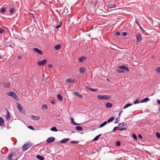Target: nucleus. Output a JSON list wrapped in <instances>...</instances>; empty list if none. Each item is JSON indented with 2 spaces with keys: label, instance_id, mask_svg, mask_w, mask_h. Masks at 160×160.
Listing matches in <instances>:
<instances>
[{
  "label": "nucleus",
  "instance_id": "nucleus-61",
  "mask_svg": "<svg viewBox=\"0 0 160 160\" xmlns=\"http://www.w3.org/2000/svg\"><path fill=\"white\" fill-rule=\"evenodd\" d=\"M9 47H11V48H13V47H12V46L11 45H9Z\"/></svg>",
  "mask_w": 160,
  "mask_h": 160
},
{
  "label": "nucleus",
  "instance_id": "nucleus-12",
  "mask_svg": "<svg viewBox=\"0 0 160 160\" xmlns=\"http://www.w3.org/2000/svg\"><path fill=\"white\" fill-rule=\"evenodd\" d=\"M31 117L32 118L33 120H39L40 119V117L39 116H35L32 115Z\"/></svg>",
  "mask_w": 160,
  "mask_h": 160
},
{
  "label": "nucleus",
  "instance_id": "nucleus-54",
  "mask_svg": "<svg viewBox=\"0 0 160 160\" xmlns=\"http://www.w3.org/2000/svg\"><path fill=\"white\" fill-rule=\"evenodd\" d=\"M117 127H115L113 128V129L112 130V131H113V132H114V131H116V129H117Z\"/></svg>",
  "mask_w": 160,
  "mask_h": 160
},
{
  "label": "nucleus",
  "instance_id": "nucleus-57",
  "mask_svg": "<svg viewBox=\"0 0 160 160\" xmlns=\"http://www.w3.org/2000/svg\"><path fill=\"white\" fill-rule=\"evenodd\" d=\"M138 137L140 139H142V136L140 134L138 135Z\"/></svg>",
  "mask_w": 160,
  "mask_h": 160
},
{
  "label": "nucleus",
  "instance_id": "nucleus-25",
  "mask_svg": "<svg viewBox=\"0 0 160 160\" xmlns=\"http://www.w3.org/2000/svg\"><path fill=\"white\" fill-rule=\"evenodd\" d=\"M106 106L107 108H110L112 106V104L110 103L107 102L106 104Z\"/></svg>",
  "mask_w": 160,
  "mask_h": 160
},
{
  "label": "nucleus",
  "instance_id": "nucleus-19",
  "mask_svg": "<svg viewBox=\"0 0 160 160\" xmlns=\"http://www.w3.org/2000/svg\"><path fill=\"white\" fill-rule=\"evenodd\" d=\"M6 118L7 120H8L10 119V113L9 111L8 110H7Z\"/></svg>",
  "mask_w": 160,
  "mask_h": 160
},
{
  "label": "nucleus",
  "instance_id": "nucleus-53",
  "mask_svg": "<svg viewBox=\"0 0 160 160\" xmlns=\"http://www.w3.org/2000/svg\"><path fill=\"white\" fill-rule=\"evenodd\" d=\"M118 122H119V120H118V118H117L116 119V121H115L114 122V123H117Z\"/></svg>",
  "mask_w": 160,
  "mask_h": 160
},
{
  "label": "nucleus",
  "instance_id": "nucleus-58",
  "mask_svg": "<svg viewBox=\"0 0 160 160\" xmlns=\"http://www.w3.org/2000/svg\"><path fill=\"white\" fill-rule=\"evenodd\" d=\"M51 102V103L53 104H55V102L53 100H52Z\"/></svg>",
  "mask_w": 160,
  "mask_h": 160
},
{
  "label": "nucleus",
  "instance_id": "nucleus-11",
  "mask_svg": "<svg viewBox=\"0 0 160 160\" xmlns=\"http://www.w3.org/2000/svg\"><path fill=\"white\" fill-rule=\"evenodd\" d=\"M66 82L68 83H73L75 82V81L71 78H68L66 80Z\"/></svg>",
  "mask_w": 160,
  "mask_h": 160
},
{
  "label": "nucleus",
  "instance_id": "nucleus-59",
  "mask_svg": "<svg viewBox=\"0 0 160 160\" xmlns=\"http://www.w3.org/2000/svg\"><path fill=\"white\" fill-rule=\"evenodd\" d=\"M139 27L142 30V31L143 32H144V30L141 28V26L140 25L139 26Z\"/></svg>",
  "mask_w": 160,
  "mask_h": 160
},
{
  "label": "nucleus",
  "instance_id": "nucleus-44",
  "mask_svg": "<svg viewBox=\"0 0 160 160\" xmlns=\"http://www.w3.org/2000/svg\"><path fill=\"white\" fill-rule=\"evenodd\" d=\"M139 103V102L138 101V99H136L134 102V103L135 104H136L138 103Z\"/></svg>",
  "mask_w": 160,
  "mask_h": 160
},
{
  "label": "nucleus",
  "instance_id": "nucleus-23",
  "mask_svg": "<svg viewBox=\"0 0 160 160\" xmlns=\"http://www.w3.org/2000/svg\"><path fill=\"white\" fill-rule=\"evenodd\" d=\"M13 155V154L12 153H11L8 156V160H12V158Z\"/></svg>",
  "mask_w": 160,
  "mask_h": 160
},
{
  "label": "nucleus",
  "instance_id": "nucleus-34",
  "mask_svg": "<svg viewBox=\"0 0 160 160\" xmlns=\"http://www.w3.org/2000/svg\"><path fill=\"white\" fill-rule=\"evenodd\" d=\"M10 83L8 82L7 83H5L4 85V86L6 88H9L10 86Z\"/></svg>",
  "mask_w": 160,
  "mask_h": 160
},
{
  "label": "nucleus",
  "instance_id": "nucleus-55",
  "mask_svg": "<svg viewBox=\"0 0 160 160\" xmlns=\"http://www.w3.org/2000/svg\"><path fill=\"white\" fill-rule=\"evenodd\" d=\"M157 103L160 106V100L159 99L157 100Z\"/></svg>",
  "mask_w": 160,
  "mask_h": 160
},
{
  "label": "nucleus",
  "instance_id": "nucleus-10",
  "mask_svg": "<svg viewBox=\"0 0 160 160\" xmlns=\"http://www.w3.org/2000/svg\"><path fill=\"white\" fill-rule=\"evenodd\" d=\"M62 48L61 45L60 44L56 45L54 46V49L56 50H59Z\"/></svg>",
  "mask_w": 160,
  "mask_h": 160
},
{
  "label": "nucleus",
  "instance_id": "nucleus-41",
  "mask_svg": "<svg viewBox=\"0 0 160 160\" xmlns=\"http://www.w3.org/2000/svg\"><path fill=\"white\" fill-rule=\"evenodd\" d=\"M116 146H119L120 145H121V143L120 142H119V141H117L116 142Z\"/></svg>",
  "mask_w": 160,
  "mask_h": 160
},
{
  "label": "nucleus",
  "instance_id": "nucleus-48",
  "mask_svg": "<svg viewBox=\"0 0 160 160\" xmlns=\"http://www.w3.org/2000/svg\"><path fill=\"white\" fill-rule=\"evenodd\" d=\"M116 35L118 36H120V32H116Z\"/></svg>",
  "mask_w": 160,
  "mask_h": 160
},
{
  "label": "nucleus",
  "instance_id": "nucleus-32",
  "mask_svg": "<svg viewBox=\"0 0 160 160\" xmlns=\"http://www.w3.org/2000/svg\"><path fill=\"white\" fill-rule=\"evenodd\" d=\"M132 104H130V103H128L127 104H126L123 108V109H125L128 108V107H130V106H131L132 105Z\"/></svg>",
  "mask_w": 160,
  "mask_h": 160
},
{
  "label": "nucleus",
  "instance_id": "nucleus-31",
  "mask_svg": "<svg viewBox=\"0 0 160 160\" xmlns=\"http://www.w3.org/2000/svg\"><path fill=\"white\" fill-rule=\"evenodd\" d=\"M50 130L54 132H57L58 131V130L57 129L56 127H52L51 128Z\"/></svg>",
  "mask_w": 160,
  "mask_h": 160
},
{
  "label": "nucleus",
  "instance_id": "nucleus-60",
  "mask_svg": "<svg viewBox=\"0 0 160 160\" xmlns=\"http://www.w3.org/2000/svg\"><path fill=\"white\" fill-rule=\"evenodd\" d=\"M22 58V56H19L18 57V59H21Z\"/></svg>",
  "mask_w": 160,
  "mask_h": 160
},
{
  "label": "nucleus",
  "instance_id": "nucleus-15",
  "mask_svg": "<svg viewBox=\"0 0 160 160\" xmlns=\"http://www.w3.org/2000/svg\"><path fill=\"white\" fill-rule=\"evenodd\" d=\"M4 124V121L3 119L0 117V126H2Z\"/></svg>",
  "mask_w": 160,
  "mask_h": 160
},
{
  "label": "nucleus",
  "instance_id": "nucleus-64",
  "mask_svg": "<svg viewBox=\"0 0 160 160\" xmlns=\"http://www.w3.org/2000/svg\"><path fill=\"white\" fill-rule=\"evenodd\" d=\"M97 4V2H95V6H96V4Z\"/></svg>",
  "mask_w": 160,
  "mask_h": 160
},
{
  "label": "nucleus",
  "instance_id": "nucleus-4",
  "mask_svg": "<svg viewBox=\"0 0 160 160\" xmlns=\"http://www.w3.org/2000/svg\"><path fill=\"white\" fill-rule=\"evenodd\" d=\"M17 108L18 109L19 112L22 114H25V112L22 106L18 102H17Z\"/></svg>",
  "mask_w": 160,
  "mask_h": 160
},
{
  "label": "nucleus",
  "instance_id": "nucleus-45",
  "mask_svg": "<svg viewBox=\"0 0 160 160\" xmlns=\"http://www.w3.org/2000/svg\"><path fill=\"white\" fill-rule=\"evenodd\" d=\"M4 32V30L0 28V34H2Z\"/></svg>",
  "mask_w": 160,
  "mask_h": 160
},
{
  "label": "nucleus",
  "instance_id": "nucleus-29",
  "mask_svg": "<svg viewBox=\"0 0 160 160\" xmlns=\"http://www.w3.org/2000/svg\"><path fill=\"white\" fill-rule=\"evenodd\" d=\"M71 122L72 124L74 125H80V124H78L75 122L73 119L72 118H71Z\"/></svg>",
  "mask_w": 160,
  "mask_h": 160
},
{
  "label": "nucleus",
  "instance_id": "nucleus-3",
  "mask_svg": "<svg viewBox=\"0 0 160 160\" xmlns=\"http://www.w3.org/2000/svg\"><path fill=\"white\" fill-rule=\"evenodd\" d=\"M33 145L32 143H28L24 144L22 147V149L23 151H25L30 147L32 146Z\"/></svg>",
  "mask_w": 160,
  "mask_h": 160
},
{
  "label": "nucleus",
  "instance_id": "nucleus-39",
  "mask_svg": "<svg viewBox=\"0 0 160 160\" xmlns=\"http://www.w3.org/2000/svg\"><path fill=\"white\" fill-rule=\"evenodd\" d=\"M78 142L75 141H72L70 142L72 144H78Z\"/></svg>",
  "mask_w": 160,
  "mask_h": 160
},
{
  "label": "nucleus",
  "instance_id": "nucleus-35",
  "mask_svg": "<svg viewBox=\"0 0 160 160\" xmlns=\"http://www.w3.org/2000/svg\"><path fill=\"white\" fill-rule=\"evenodd\" d=\"M15 11V9L13 8H11L9 11L10 13L11 14L13 13Z\"/></svg>",
  "mask_w": 160,
  "mask_h": 160
},
{
  "label": "nucleus",
  "instance_id": "nucleus-49",
  "mask_svg": "<svg viewBox=\"0 0 160 160\" xmlns=\"http://www.w3.org/2000/svg\"><path fill=\"white\" fill-rule=\"evenodd\" d=\"M123 112V111H121L118 113V116L119 117H120L121 114Z\"/></svg>",
  "mask_w": 160,
  "mask_h": 160
},
{
  "label": "nucleus",
  "instance_id": "nucleus-56",
  "mask_svg": "<svg viewBox=\"0 0 160 160\" xmlns=\"http://www.w3.org/2000/svg\"><path fill=\"white\" fill-rule=\"evenodd\" d=\"M135 22L139 26L140 25L139 23L138 22V21L137 20H135Z\"/></svg>",
  "mask_w": 160,
  "mask_h": 160
},
{
  "label": "nucleus",
  "instance_id": "nucleus-16",
  "mask_svg": "<svg viewBox=\"0 0 160 160\" xmlns=\"http://www.w3.org/2000/svg\"><path fill=\"white\" fill-rule=\"evenodd\" d=\"M85 68L83 67H81L80 68L79 71L81 73H84L85 72Z\"/></svg>",
  "mask_w": 160,
  "mask_h": 160
},
{
  "label": "nucleus",
  "instance_id": "nucleus-43",
  "mask_svg": "<svg viewBox=\"0 0 160 160\" xmlns=\"http://www.w3.org/2000/svg\"><path fill=\"white\" fill-rule=\"evenodd\" d=\"M61 24H62V22H60V24L59 25H57L56 27V29H58L61 26Z\"/></svg>",
  "mask_w": 160,
  "mask_h": 160
},
{
  "label": "nucleus",
  "instance_id": "nucleus-38",
  "mask_svg": "<svg viewBox=\"0 0 160 160\" xmlns=\"http://www.w3.org/2000/svg\"><path fill=\"white\" fill-rule=\"evenodd\" d=\"M132 137H133V138H134V139L135 140H137V136L134 134H132Z\"/></svg>",
  "mask_w": 160,
  "mask_h": 160
},
{
  "label": "nucleus",
  "instance_id": "nucleus-28",
  "mask_svg": "<svg viewBox=\"0 0 160 160\" xmlns=\"http://www.w3.org/2000/svg\"><path fill=\"white\" fill-rule=\"evenodd\" d=\"M76 129L78 131H82V128L81 126H77L76 127Z\"/></svg>",
  "mask_w": 160,
  "mask_h": 160
},
{
  "label": "nucleus",
  "instance_id": "nucleus-14",
  "mask_svg": "<svg viewBox=\"0 0 160 160\" xmlns=\"http://www.w3.org/2000/svg\"><path fill=\"white\" fill-rule=\"evenodd\" d=\"M69 140L70 139L69 138H64L61 140L60 142L61 143H64L69 141Z\"/></svg>",
  "mask_w": 160,
  "mask_h": 160
},
{
  "label": "nucleus",
  "instance_id": "nucleus-52",
  "mask_svg": "<svg viewBox=\"0 0 160 160\" xmlns=\"http://www.w3.org/2000/svg\"><path fill=\"white\" fill-rule=\"evenodd\" d=\"M127 33L126 32H123V36H126L127 35Z\"/></svg>",
  "mask_w": 160,
  "mask_h": 160
},
{
  "label": "nucleus",
  "instance_id": "nucleus-33",
  "mask_svg": "<svg viewBox=\"0 0 160 160\" xmlns=\"http://www.w3.org/2000/svg\"><path fill=\"white\" fill-rule=\"evenodd\" d=\"M156 70L157 73H160V67H158L156 68Z\"/></svg>",
  "mask_w": 160,
  "mask_h": 160
},
{
  "label": "nucleus",
  "instance_id": "nucleus-9",
  "mask_svg": "<svg viewBox=\"0 0 160 160\" xmlns=\"http://www.w3.org/2000/svg\"><path fill=\"white\" fill-rule=\"evenodd\" d=\"M118 68L120 69L125 70L126 72H128L129 71V69L128 67L124 65L119 66Z\"/></svg>",
  "mask_w": 160,
  "mask_h": 160
},
{
  "label": "nucleus",
  "instance_id": "nucleus-42",
  "mask_svg": "<svg viewBox=\"0 0 160 160\" xmlns=\"http://www.w3.org/2000/svg\"><path fill=\"white\" fill-rule=\"evenodd\" d=\"M127 129V128L126 127H123L122 128L119 129V130L120 131H122V130H126Z\"/></svg>",
  "mask_w": 160,
  "mask_h": 160
},
{
  "label": "nucleus",
  "instance_id": "nucleus-18",
  "mask_svg": "<svg viewBox=\"0 0 160 160\" xmlns=\"http://www.w3.org/2000/svg\"><path fill=\"white\" fill-rule=\"evenodd\" d=\"M150 100V99L148 98H146L143 99H142L141 101V103H142L144 102H147V101H148Z\"/></svg>",
  "mask_w": 160,
  "mask_h": 160
},
{
  "label": "nucleus",
  "instance_id": "nucleus-8",
  "mask_svg": "<svg viewBox=\"0 0 160 160\" xmlns=\"http://www.w3.org/2000/svg\"><path fill=\"white\" fill-rule=\"evenodd\" d=\"M142 36L141 34L139 33H138L136 35V39L137 42H140L142 40Z\"/></svg>",
  "mask_w": 160,
  "mask_h": 160
},
{
  "label": "nucleus",
  "instance_id": "nucleus-7",
  "mask_svg": "<svg viewBox=\"0 0 160 160\" xmlns=\"http://www.w3.org/2000/svg\"><path fill=\"white\" fill-rule=\"evenodd\" d=\"M55 140V138L54 137H50L48 138L46 140V141L48 143H50L53 142Z\"/></svg>",
  "mask_w": 160,
  "mask_h": 160
},
{
  "label": "nucleus",
  "instance_id": "nucleus-46",
  "mask_svg": "<svg viewBox=\"0 0 160 160\" xmlns=\"http://www.w3.org/2000/svg\"><path fill=\"white\" fill-rule=\"evenodd\" d=\"M28 128L31 130H34V128L32 126H29L28 127Z\"/></svg>",
  "mask_w": 160,
  "mask_h": 160
},
{
  "label": "nucleus",
  "instance_id": "nucleus-17",
  "mask_svg": "<svg viewBox=\"0 0 160 160\" xmlns=\"http://www.w3.org/2000/svg\"><path fill=\"white\" fill-rule=\"evenodd\" d=\"M73 94L75 96H78L81 98H82V96L79 93L77 92H74Z\"/></svg>",
  "mask_w": 160,
  "mask_h": 160
},
{
  "label": "nucleus",
  "instance_id": "nucleus-62",
  "mask_svg": "<svg viewBox=\"0 0 160 160\" xmlns=\"http://www.w3.org/2000/svg\"><path fill=\"white\" fill-rule=\"evenodd\" d=\"M32 17H33V18H34L35 17H34V15H33V14H32Z\"/></svg>",
  "mask_w": 160,
  "mask_h": 160
},
{
  "label": "nucleus",
  "instance_id": "nucleus-47",
  "mask_svg": "<svg viewBox=\"0 0 160 160\" xmlns=\"http://www.w3.org/2000/svg\"><path fill=\"white\" fill-rule=\"evenodd\" d=\"M120 125H122V126H121V127L124 126V123L123 122L120 123L118 125V126H120Z\"/></svg>",
  "mask_w": 160,
  "mask_h": 160
},
{
  "label": "nucleus",
  "instance_id": "nucleus-50",
  "mask_svg": "<svg viewBox=\"0 0 160 160\" xmlns=\"http://www.w3.org/2000/svg\"><path fill=\"white\" fill-rule=\"evenodd\" d=\"M48 67L49 68H52L53 66L52 64H49L48 66Z\"/></svg>",
  "mask_w": 160,
  "mask_h": 160
},
{
  "label": "nucleus",
  "instance_id": "nucleus-21",
  "mask_svg": "<svg viewBox=\"0 0 160 160\" xmlns=\"http://www.w3.org/2000/svg\"><path fill=\"white\" fill-rule=\"evenodd\" d=\"M108 7L110 8H115L116 6L114 3H111L108 5Z\"/></svg>",
  "mask_w": 160,
  "mask_h": 160
},
{
  "label": "nucleus",
  "instance_id": "nucleus-27",
  "mask_svg": "<svg viewBox=\"0 0 160 160\" xmlns=\"http://www.w3.org/2000/svg\"><path fill=\"white\" fill-rule=\"evenodd\" d=\"M57 98L60 101H62L63 100L62 96L60 94H58Z\"/></svg>",
  "mask_w": 160,
  "mask_h": 160
},
{
  "label": "nucleus",
  "instance_id": "nucleus-40",
  "mask_svg": "<svg viewBox=\"0 0 160 160\" xmlns=\"http://www.w3.org/2000/svg\"><path fill=\"white\" fill-rule=\"evenodd\" d=\"M156 135L158 138L160 139V133L158 132H157L156 133Z\"/></svg>",
  "mask_w": 160,
  "mask_h": 160
},
{
  "label": "nucleus",
  "instance_id": "nucleus-20",
  "mask_svg": "<svg viewBox=\"0 0 160 160\" xmlns=\"http://www.w3.org/2000/svg\"><path fill=\"white\" fill-rule=\"evenodd\" d=\"M87 88L90 91L93 92H96L98 91V89L96 88Z\"/></svg>",
  "mask_w": 160,
  "mask_h": 160
},
{
  "label": "nucleus",
  "instance_id": "nucleus-5",
  "mask_svg": "<svg viewBox=\"0 0 160 160\" xmlns=\"http://www.w3.org/2000/svg\"><path fill=\"white\" fill-rule=\"evenodd\" d=\"M47 60L46 59H44L40 61H38V64L39 66L44 65L47 62Z\"/></svg>",
  "mask_w": 160,
  "mask_h": 160
},
{
  "label": "nucleus",
  "instance_id": "nucleus-37",
  "mask_svg": "<svg viewBox=\"0 0 160 160\" xmlns=\"http://www.w3.org/2000/svg\"><path fill=\"white\" fill-rule=\"evenodd\" d=\"M6 11V8L5 7L2 8L1 10V12L2 13L5 12Z\"/></svg>",
  "mask_w": 160,
  "mask_h": 160
},
{
  "label": "nucleus",
  "instance_id": "nucleus-22",
  "mask_svg": "<svg viewBox=\"0 0 160 160\" xmlns=\"http://www.w3.org/2000/svg\"><path fill=\"white\" fill-rule=\"evenodd\" d=\"M114 120V117H112L109 118L107 121V123H109L110 122H111L113 121Z\"/></svg>",
  "mask_w": 160,
  "mask_h": 160
},
{
  "label": "nucleus",
  "instance_id": "nucleus-2",
  "mask_svg": "<svg viewBox=\"0 0 160 160\" xmlns=\"http://www.w3.org/2000/svg\"><path fill=\"white\" fill-rule=\"evenodd\" d=\"M111 96L107 95H98L97 97L100 100H109L111 98Z\"/></svg>",
  "mask_w": 160,
  "mask_h": 160
},
{
  "label": "nucleus",
  "instance_id": "nucleus-24",
  "mask_svg": "<svg viewBox=\"0 0 160 160\" xmlns=\"http://www.w3.org/2000/svg\"><path fill=\"white\" fill-rule=\"evenodd\" d=\"M101 134H99L98 135L96 136L93 139V141H97L98 140L99 138L101 136Z\"/></svg>",
  "mask_w": 160,
  "mask_h": 160
},
{
  "label": "nucleus",
  "instance_id": "nucleus-51",
  "mask_svg": "<svg viewBox=\"0 0 160 160\" xmlns=\"http://www.w3.org/2000/svg\"><path fill=\"white\" fill-rule=\"evenodd\" d=\"M117 71L119 73H123L124 72V71L121 70H118Z\"/></svg>",
  "mask_w": 160,
  "mask_h": 160
},
{
  "label": "nucleus",
  "instance_id": "nucleus-13",
  "mask_svg": "<svg viewBox=\"0 0 160 160\" xmlns=\"http://www.w3.org/2000/svg\"><path fill=\"white\" fill-rule=\"evenodd\" d=\"M36 157L37 158V159L40 160H43L45 159L44 157L39 155H37L36 156Z\"/></svg>",
  "mask_w": 160,
  "mask_h": 160
},
{
  "label": "nucleus",
  "instance_id": "nucleus-6",
  "mask_svg": "<svg viewBox=\"0 0 160 160\" xmlns=\"http://www.w3.org/2000/svg\"><path fill=\"white\" fill-rule=\"evenodd\" d=\"M33 50L34 52L37 53L40 55H42L43 53L42 52L41 50L36 48H33Z\"/></svg>",
  "mask_w": 160,
  "mask_h": 160
},
{
  "label": "nucleus",
  "instance_id": "nucleus-1",
  "mask_svg": "<svg viewBox=\"0 0 160 160\" xmlns=\"http://www.w3.org/2000/svg\"><path fill=\"white\" fill-rule=\"evenodd\" d=\"M6 94L10 97L12 98L17 101H18V98L16 93L13 91H11L7 92Z\"/></svg>",
  "mask_w": 160,
  "mask_h": 160
},
{
  "label": "nucleus",
  "instance_id": "nucleus-26",
  "mask_svg": "<svg viewBox=\"0 0 160 160\" xmlns=\"http://www.w3.org/2000/svg\"><path fill=\"white\" fill-rule=\"evenodd\" d=\"M85 58L84 56H82L78 58V60L80 62H82L84 60H85Z\"/></svg>",
  "mask_w": 160,
  "mask_h": 160
},
{
  "label": "nucleus",
  "instance_id": "nucleus-30",
  "mask_svg": "<svg viewBox=\"0 0 160 160\" xmlns=\"http://www.w3.org/2000/svg\"><path fill=\"white\" fill-rule=\"evenodd\" d=\"M107 123V121H105L103 123H102V124H101V125H99V127L100 128H102L103 127L105 126Z\"/></svg>",
  "mask_w": 160,
  "mask_h": 160
},
{
  "label": "nucleus",
  "instance_id": "nucleus-36",
  "mask_svg": "<svg viewBox=\"0 0 160 160\" xmlns=\"http://www.w3.org/2000/svg\"><path fill=\"white\" fill-rule=\"evenodd\" d=\"M48 108V106L46 104L43 105L42 106V108L43 109H46Z\"/></svg>",
  "mask_w": 160,
  "mask_h": 160
},
{
  "label": "nucleus",
  "instance_id": "nucleus-63",
  "mask_svg": "<svg viewBox=\"0 0 160 160\" xmlns=\"http://www.w3.org/2000/svg\"><path fill=\"white\" fill-rule=\"evenodd\" d=\"M97 4V2H95V6H96V4Z\"/></svg>",
  "mask_w": 160,
  "mask_h": 160
}]
</instances>
